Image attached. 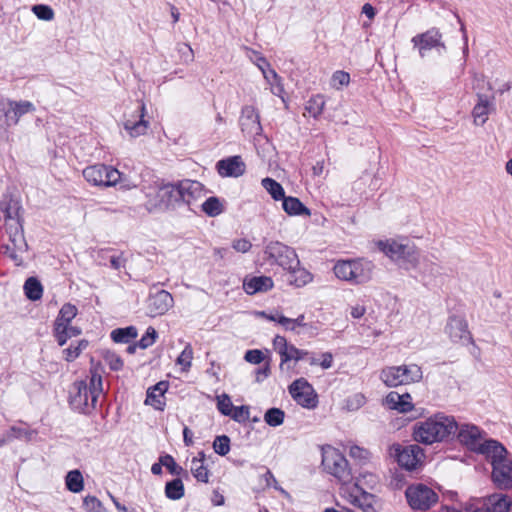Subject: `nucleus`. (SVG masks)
Wrapping results in <instances>:
<instances>
[{
  "label": "nucleus",
  "mask_w": 512,
  "mask_h": 512,
  "mask_svg": "<svg viewBox=\"0 0 512 512\" xmlns=\"http://www.w3.org/2000/svg\"><path fill=\"white\" fill-rule=\"evenodd\" d=\"M168 387L169 383L167 381H160L148 388L145 403L162 411L165 406L164 394L168 390Z\"/></svg>",
  "instance_id": "nucleus-24"
},
{
  "label": "nucleus",
  "mask_w": 512,
  "mask_h": 512,
  "mask_svg": "<svg viewBox=\"0 0 512 512\" xmlns=\"http://www.w3.org/2000/svg\"><path fill=\"white\" fill-rule=\"evenodd\" d=\"M375 496L368 492L362 491L360 497H355L353 504L358 506L363 512H376L373 506Z\"/></svg>",
  "instance_id": "nucleus-36"
},
{
  "label": "nucleus",
  "mask_w": 512,
  "mask_h": 512,
  "mask_svg": "<svg viewBox=\"0 0 512 512\" xmlns=\"http://www.w3.org/2000/svg\"><path fill=\"white\" fill-rule=\"evenodd\" d=\"M24 292L26 297L31 301L41 299L43 294V286L35 277H29L24 283Z\"/></svg>",
  "instance_id": "nucleus-29"
},
{
  "label": "nucleus",
  "mask_w": 512,
  "mask_h": 512,
  "mask_svg": "<svg viewBox=\"0 0 512 512\" xmlns=\"http://www.w3.org/2000/svg\"><path fill=\"white\" fill-rule=\"evenodd\" d=\"M324 98H309L305 105V110L309 115L316 117L319 115L324 106Z\"/></svg>",
  "instance_id": "nucleus-50"
},
{
  "label": "nucleus",
  "mask_w": 512,
  "mask_h": 512,
  "mask_svg": "<svg viewBox=\"0 0 512 512\" xmlns=\"http://www.w3.org/2000/svg\"><path fill=\"white\" fill-rule=\"evenodd\" d=\"M273 286V280L269 276H247L243 280V289L249 295L267 292L271 290Z\"/></svg>",
  "instance_id": "nucleus-22"
},
{
  "label": "nucleus",
  "mask_w": 512,
  "mask_h": 512,
  "mask_svg": "<svg viewBox=\"0 0 512 512\" xmlns=\"http://www.w3.org/2000/svg\"><path fill=\"white\" fill-rule=\"evenodd\" d=\"M10 241V245L18 251V253L22 256L23 253L28 252L29 246L25 239L24 235H18L16 238H13Z\"/></svg>",
  "instance_id": "nucleus-57"
},
{
  "label": "nucleus",
  "mask_w": 512,
  "mask_h": 512,
  "mask_svg": "<svg viewBox=\"0 0 512 512\" xmlns=\"http://www.w3.org/2000/svg\"><path fill=\"white\" fill-rule=\"evenodd\" d=\"M157 338V332L153 327H148L146 333L138 341L137 346L146 349L152 346Z\"/></svg>",
  "instance_id": "nucleus-53"
},
{
  "label": "nucleus",
  "mask_w": 512,
  "mask_h": 512,
  "mask_svg": "<svg viewBox=\"0 0 512 512\" xmlns=\"http://www.w3.org/2000/svg\"><path fill=\"white\" fill-rule=\"evenodd\" d=\"M472 87L475 96H486L485 87H487V90H491V85L485 81L484 75L476 72L472 73Z\"/></svg>",
  "instance_id": "nucleus-39"
},
{
  "label": "nucleus",
  "mask_w": 512,
  "mask_h": 512,
  "mask_svg": "<svg viewBox=\"0 0 512 512\" xmlns=\"http://www.w3.org/2000/svg\"><path fill=\"white\" fill-rule=\"evenodd\" d=\"M422 369L417 364L389 366L382 369L380 379L388 387H397L421 381Z\"/></svg>",
  "instance_id": "nucleus-7"
},
{
  "label": "nucleus",
  "mask_w": 512,
  "mask_h": 512,
  "mask_svg": "<svg viewBox=\"0 0 512 512\" xmlns=\"http://www.w3.org/2000/svg\"><path fill=\"white\" fill-rule=\"evenodd\" d=\"M165 496L170 500H179L184 496L185 488L180 478L168 481L165 485Z\"/></svg>",
  "instance_id": "nucleus-30"
},
{
  "label": "nucleus",
  "mask_w": 512,
  "mask_h": 512,
  "mask_svg": "<svg viewBox=\"0 0 512 512\" xmlns=\"http://www.w3.org/2000/svg\"><path fill=\"white\" fill-rule=\"evenodd\" d=\"M285 418V413L280 408H270L264 414V421L272 427L280 426Z\"/></svg>",
  "instance_id": "nucleus-37"
},
{
  "label": "nucleus",
  "mask_w": 512,
  "mask_h": 512,
  "mask_svg": "<svg viewBox=\"0 0 512 512\" xmlns=\"http://www.w3.org/2000/svg\"><path fill=\"white\" fill-rule=\"evenodd\" d=\"M82 333L81 329L75 326H68L65 328L53 329V336L55 337L59 346H64L67 341L73 337H77Z\"/></svg>",
  "instance_id": "nucleus-31"
},
{
  "label": "nucleus",
  "mask_w": 512,
  "mask_h": 512,
  "mask_svg": "<svg viewBox=\"0 0 512 512\" xmlns=\"http://www.w3.org/2000/svg\"><path fill=\"white\" fill-rule=\"evenodd\" d=\"M214 451L220 456H225L230 451V438L227 435L217 436L213 442Z\"/></svg>",
  "instance_id": "nucleus-43"
},
{
  "label": "nucleus",
  "mask_w": 512,
  "mask_h": 512,
  "mask_svg": "<svg viewBox=\"0 0 512 512\" xmlns=\"http://www.w3.org/2000/svg\"><path fill=\"white\" fill-rule=\"evenodd\" d=\"M6 231L9 235V240L16 238L18 235H24L23 220L22 218L5 222Z\"/></svg>",
  "instance_id": "nucleus-47"
},
{
  "label": "nucleus",
  "mask_w": 512,
  "mask_h": 512,
  "mask_svg": "<svg viewBox=\"0 0 512 512\" xmlns=\"http://www.w3.org/2000/svg\"><path fill=\"white\" fill-rule=\"evenodd\" d=\"M161 464L166 467L170 474L180 476L184 469L179 466L170 454L161 455Z\"/></svg>",
  "instance_id": "nucleus-44"
},
{
  "label": "nucleus",
  "mask_w": 512,
  "mask_h": 512,
  "mask_svg": "<svg viewBox=\"0 0 512 512\" xmlns=\"http://www.w3.org/2000/svg\"><path fill=\"white\" fill-rule=\"evenodd\" d=\"M31 110H33V105L29 101H11L9 108L5 111L7 124H17L19 118Z\"/></svg>",
  "instance_id": "nucleus-26"
},
{
  "label": "nucleus",
  "mask_w": 512,
  "mask_h": 512,
  "mask_svg": "<svg viewBox=\"0 0 512 512\" xmlns=\"http://www.w3.org/2000/svg\"><path fill=\"white\" fill-rule=\"evenodd\" d=\"M458 423L453 416L438 412L413 425L412 437L417 443L432 445L455 437Z\"/></svg>",
  "instance_id": "nucleus-1"
},
{
  "label": "nucleus",
  "mask_w": 512,
  "mask_h": 512,
  "mask_svg": "<svg viewBox=\"0 0 512 512\" xmlns=\"http://www.w3.org/2000/svg\"><path fill=\"white\" fill-rule=\"evenodd\" d=\"M65 484L69 491L79 493L84 488V480L79 470L69 471L65 478Z\"/></svg>",
  "instance_id": "nucleus-32"
},
{
  "label": "nucleus",
  "mask_w": 512,
  "mask_h": 512,
  "mask_svg": "<svg viewBox=\"0 0 512 512\" xmlns=\"http://www.w3.org/2000/svg\"><path fill=\"white\" fill-rule=\"evenodd\" d=\"M261 184L274 200H282L283 197L285 196V192L282 185L275 181L274 179L266 177L262 179Z\"/></svg>",
  "instance_id": "nucleus-34"
},
{
  "label": "nucleus",
  "mask_w": 512,
  "mask_h": 512,
  "mask_svg": "<svg viewBox=\"0 0 512 512\" xmlns=\"http://www.w3.org/2000/svg\"><path fill=\"white\" fill-rule=\"evenodd\" d=\"M378 248L405 270L414 269L419 264V252L415 245L403 244L395 240L379 241Z\"/></svg>",
  "instance_id": "nucleus-6"
},
{
  "label": "nucleus",
  "mask_w": 512,
  "mask_h": 512,
  "mask_svg": "<svg viewBox=\"0 0 512 512\" xmlns=\"http://www.w3.org/2000/svg\"><path fill=\"white\" fill-rule=\"evenodd\" d=\"M59 321L63 318L64 320L72 321L77 315V308L70 304H64L59 311Z\"/></svg>",
  "instance_id": "nucleus-56"
},
{
  "label": "nucleus",
  "mask_w": 512,
  "mask_h": 512,
  "mask_svg": "<svg viewBox=\"0 0 512 512\" xmlns=\"http://www.w3.org/2000/svg\"><path fill=\"white\" fill-rule=\"evenodd\" d=\"M485 432L478 426L469 423L458 424L455 437L459 443L469 451L486 456L500 442L494 439H487L481 442Z\"/></svg>",
  "instance_id": "nucleus-5"
},
{
  "label": "nucleus",
  "mask_w": 512,
  "mask_h": 512,
  "mask_svg": "<svg viewBox=\"0 0 512 512\" xmlns=\"http://www.w3.org/2000/svg\"><path fill=\"white\" fill-rule=\"evenodd\" d=\"M138 335L134 326L117 328L111 332V338L116 343H128Z\"/></svg>",
  "instance_id": "nucleus-33"
},
{
  "label": "nucleus",
  "mask_w": 512,
  "mask_h": 512,
  "mask_svg": "<svg viewBox=\"0 0 512 512\" xmlns=\"http://www.w3.org/2000/svg\"><path fill=\"white\" fill-rule=\"evenodd\" d=\"M405 496L413 510L426 511L438 502L437 493L422 483L410 485L406 489Z\"/></svg>",
  "instance_id": "nucleus-12"
},
{
  "label": "nucleus",
  "mask_w": 512,
  "mask_h": 512,
  "mask_svg": "<svg viewBox=\"0 0 512 512\" xmlns=\"http://www.w3.org/2000/svg\"><path fill=\"white\" fill-rule=\"evenodd\" d=\"M244 359L252 364H260L264 360V354L261 350L252 349L246 351Z\"/></svg>",
  "instance_id": "nucleus-61"
},
{
  "label": "nucleus",
  "mask_w": 512,
  "mask_h": 512,
  "mask_svg": "<svg viewBox=\"0 0 512 512\" xmlns=\"http://www.w3.org/2000/svg\"><path fill=\"white\" fill-rule=\"evenodd\" d=\"M349 455L354 459L365 462L369 459L370 453L367 449L353 445L350 447Z\"/></svg>",
  "instance_id": "nucleus-58"
},
{
  "label": "nucleus",
  "mask_w": 512,
  "mask_h": 512,
  "mask_svg": "<svg viewBox=\"0 0 512 512\" xmlns=\"http://www.w3.org/2000/svg\"><path fill=\"white\" fill-rule=\"evenodd\" d=\"M85 180L93 186L111 187L122 183V173L116 168L105 165L95 164L86 167L83 172Z\"/></svg>",
  "instance_id": "nucleus-9"
},
{
  "label": "nucleus",
  "mask_w": 512,
  "mask_h": 512,
  "mask_svg": "<svg viewBox=\"0 0 512 512\" xmlns=\"http://www.w3.org/2000/svg\"><path fill=\"white\" fill-rule=\"evenodd\" d=\"M136 115H132L131 118H126L124 122V128L131 137H138L145 134L148 128V121L145 117V104L141 100L135 102Z\"/></svg>",
  "instance_id": "nucleus-16"
},
{
  "label": "nucleus",
  "mask_w": 512,
  "mask_h": 512,
  "mask_svg": "<svg viewBox=\"0 0 512 512\" xmlns=\"http://www.w3.org/2000/svg\"><path fill=\"white\" fill-rule=\"evenodd\" d=\"M232 247L237 252L246 253L251 249L252 244L248 239L241 238L233 240Z\"/></svg>",
  "instance_id": "nucleus-62"
},
{
  "label": "nucleus",
  "mask_w": 512,
  "mask_h": 512,
  "mask_svg": "<svg viewBox=\"0 0 512 512\" xmlns=\"http://www.w3.org/2000/svg\"><path fill=\"white\" fill-rule=\"evenodd\" d=\"M202 185L198 181L183 180L176 184H163L156 193L158 202L155 204H147V209H169L175 208L180 204L190 206L201 193Z\"/></svg>",
  "instance_id": "nucleus-2"
},
{
  "label": "nucleus",
  "mask_w": 512,
  "mask_h": 512,
  "mask_svg": "<svg viewBox=\"0 0 512 512\" xmlns=\"http://www.w3.org/2000/svg\"><path fill=\"white\" fill-rule=\"evenodd\" d=\"M86 512H106L102 502L95 496H86L83 500Z\"/></svg>",
  "instance_id": "nucleus-49"
},
{
  "label": "nucleus",
  "mask_w": 512,
  "mask_h": 512,
  "mask_svg": "<svg viewBox=\"0 0 512 512\" xmlns=\"http://www.w3.org/2000/svg\"><path fill=\"white\" fill-rule=\"evenodd\" d=\"M193 359V348L187 343L183 351L178 356L176 363L182 366L183 371L189 370Z\"/></svg>",
  "instance_id": "nucleus-41"
},
{
  "label": "nucleus",
  "mask_w": 512,
  "mask_h": 512,
  "mask_svg": "<svg viewBox=\"0 0 512 512\" xmlns=\"http://www.w3.org/2000/svg\"><path fill=\"white\" fill-rule=\"evenodd\" d=\"M352 260L338 261L334 266V274L337 278L351 282Z\"/></svg>",
  "instance_id": "nucleus-38"
},
{
  "label": "nucleus",
  "mask_w": 512,
  "mask_h": 512,
  "mask_svg": "<svg viewBox=\"0 0 512 512\" xmlns=\"http://www.w3.org/2000/svg\"><path fill=\"white\" fill-rule=\"evenodd\" d=\"M5 217V222L13 221L21 218L20 216V207L17 202L9 203L4 209H2Z\"/></svg>",
  "instance_id": "nucleus-55"
},
{
  "label": "nucleus",
  "mask_w": 512,
  "mask_h": 512,
  "mask_svg": "<svg viewBox=\"0 0 512 512\" xmlns=\"http://www.w3.org/2000/svg\"><path fill=\"white\" fill-rule=\"evenodd\" d=\"M192 474L199 482L208 483L209 481V470L203 463H200L199 467L193 468Z\"/></svg>",
  "instance_id": "nucleus-60"
},
{
  "label": "nucleus",
  "mask_w": 512,
  "mask_h": 512,
  "mask_svg": "<svg viewBox=\"0 0 512 512\" xmlns=\"http://www.w3.org/2000/svg\"><path fill=\"white\" fill-rule=\"evenodd\" d=\"M102 376L91 371L89 384L84 381H75L69 390V404L79 413L88 414L95 409L99 395L102 393Z\"/></svg>",
  "instance_id": "nucleus-3"
},
{
  "label": "nucleus",
  "mask_w": 512,
  "mask_h": 512,
  "mask_svg": "<svg viewBox=\"0 0 512 512\" xmlns=\"http://www.w3.org/2000/svg\"><path fill=\"white\" fill-rule=\"evenodd\" d=\"M374 265L371 261L358 259L352 260L351 283L363 284L372 278Z\"/></svg>",
  "instance_id": "nucleus-20"
},
{
  "label": "nucleus",
  "mask_w": 512,
  "mask_h": 512,
  "mask_svg": "<svg viewBox=\"0 0 512 512\" xmlns=\"http://www.w3.org/2000/svg\"><path fill=\"white\" fill-rule=\"evenodd\" d=\"M493 110L494 104L489 98H479V102L474 106L472 111L474 124L480 126L484 125Z\"/></svg>",
  "instance_id": "nucleus-28"
},
{
  "label": "nucleus",
  "mask_w": 512,
  "mask_h": 512,
  "mask_svg": "<svg viewBox=\"0 0 512 512\" xmlns=\"http://www.w3.org/2000/svg\"><path fill=\"white\" fill-rule=\"evenodd\" d=\"M284 273L287 284L296 288H301L313 281V274L301 266L300 260L291 268H286Z\"/></svg>",
  "instance_id": "nucleus-18"
},
{
  "label": "nucleus",
  "mask_w": 512,
  "mask_h": 512,
  "mask_svg": "<svg viewBox=\"0 0 512 512\" xmlns=\"http://www.w3.org/2000/svg\"><path fill=\"white\" fill-rule=\"evenodd\" d=\"M103 359L112 371H120L123 368V360L115 352L105 351Z\"/></svg>",
  "instance_id": "nucleus-42"
},
{
  "label": "nucleus",
  "mask_w": 512,
  "mask_h": 512,
  "mask_svg": "<svg viewBox=\"0 0 512 512\" xmlns=\"http://www.w3.org/2000/svg\"><path fill=\"white\" fill-rule=\"evenodd\" d=\"M484 512H509L512 507V499L502 493H494L486 499Z\"/></svg>",
  "instance_id": "nucleus-25"
},
{
  "label": "nucleus",
  "mask_w": 512,
  "mask_h": 512,
  "mask_svg": "<svg viewBox=\"0 0 512 512\" xmlns=\"http://www.w3.org/2000/svg\"><path fill=\"white\" fill-rule=\"evenodd\" d=\"M201 207L202 210L210 217L218 216L223 212V205L215 196L207 198L202 203Z\"/></svg>",
  "instance_id": "nucleus-35"
},
{
  "label": "nucleus",
  "mask_w": 512,
  "mask_h": 512,
  "mask_svg": "<svg viewBox=\"0 0 512 512\" xmlns=\"http://www.w3.org/2000/svg\"><path fill=\"white\" fill-rule=\"evenodd\" d=\"M492 465L491 479L500 490L512 489V460L507 449L499 443L485 456Z\"/></svg>",
  "instance_id": "nucleus-4"
},
{
  "label": "nucleus",
  "mask_w": 512,
  "mask_h": 512,
  "mask_svg": "<svg viewBox=\"0 0 512 512\" xmlns=\"http://www.w3.org/2000/svg\"><path fill=\"white\" fill-rule=\"evenodd\" d=\"M322 465L325 471L337 478L342 484L349 483L352 480L348 461L338 449L331 446L323 448Z\"/></svg>",
  "instance_id": "nucleus-8"
},
{
  "label": "nucleus",
  "mask_w": 512,
  "mask_h": 512,
  "mask_svg": "<svg viewBox=\"0 0 512 512\" xmlns=\"http://www.w3.org/2000/svg\"><path fill=\"white\" fill-rule=\"evenodd\" d=\"M264 255L269 263L280 266L283 271L298 263L296 251L279 241L268 242L264 248Z\"/></svg>",
  "instance_id": "nucleus-11"
},
{
  "label": "nucleus",
  "mask_w": 512,
  "mask_h": 512,
  "mask_svg": "<svg viewBox=\"0 0 512 512\" xmlns=\"http://www.w3.org/2000/svg\"><path fill=\"white\" fill-rule=\"evenodd\" d=\"M32 12L40 20L51 21L54 18L53 9L46 4H37L32 6Z\"/></svg>",
  "instance_id": "nucleus-45"
},
{
  "label": "nucleus",
  "mask_w": 512,
  "mask_h": 512,
  "mask_svg": "<svg viewBox=\"0 0 512 512\" xmlns=\"http://www.w3.org/2000/svg\"><path fill=\"white\" fill-rule=\"evenodd\" d=\"M7 433L8 436H10V441L14 439H25L26 441H31L35 431L12 426L9 430H7Z\"/></svg>",
  "instance_id": "nucleus-46"
},
{
  "label": "nucleus",
  "mask_w": 512,
  "mask_h": 512,
  "mask_svg": "<svg viewBox=\"0 0 512 512\" xmlns=\"http://www.w3.org/2000/svg\"><path fill=\"white\" fill-rule=\"evenodd\" d=\"M390 455L396 459L400 467L407 471L417 470L425 458L423 449L417 444L407 446L393 444L390 447Z\"/></svg>",
  "instance_id": "nucleus-10"
},
{
  "label": "nucleus",
  "mask_w": 512,
  "mask_h": 512,
  "mask_svg": "<svg viewBox=\"0 0 512 512\" xmlns=\"http://www.w3.org/2000/svg\"><path fill=\"white\" fill-rule=\"evenodd\" d=\"M217 171L222 177H239L245 172V163L240 156H231L217 162Z\"/></svg>",
  "instance_id": "nucleus-19"
},
{
  "label": "nucleus",
  "mask_w": 512,
  "mask_h": 512,
  "mask_svg": "<svg viewBox=\"0 0 512 512\" xmlns=\"http://www.w3.org/2000/svg\"><path fill=\"white\" fill-rule=\"evenodd\" d=\"M307 356H309L308 351L298 349L291 344L290 348L287 351V358L283 357V359L280 362V368L283 369V366L292 360L298 362L300 360L306 359Z\"/></svg>",
  "instance_id": "nucleus-40"
},
{
  "label": "nucleus",
  "mask_w": 512,
  "mask_h": 512,
  "mask_svg": "<svg viewBox=\"0 0 512 512\" xmlns=\"http://www.w3.org/2000/svg\"><path fill=\"white\" fill-rule=\"evenodd\" d=\"M292 398L303 408L314 409L318 405V397L312 385L304 378L296 379L289 386Z\"/></svg>",
  "instance_id": "nucleus-14"
},
{
  "label": "nucleus",
  "mask_w": 512,
  "mask_h": 512,
  "mask_svg": "<svg viewBox=\"0 0 512 512\" xmlns=\"http://www.w3.org/2000/svg\"><path fill=\"white\" fill-rule=\"evenodd\" d=\"M233 420L237 422L246 421L249 418V407L247 406H239L234 407L233 411L231 412V415Z\"/></svg>",
  "instance_id": "nucleus-59"
},
{
  "label": "nucleus",
  "mask_w": 512,
  "mask_h": 512,
  "mask_svg": "<svg viewBox=\"0 0 512 512\" xmlns=\"http://www.w3.org/2000/svg\"><path fill=\"white\" fill-rule=\"evenodd\" d=\"M217 408L225 416H230L233 411V404L227 394L217 396Z\"/></svg>",
  "instance_id": "nucleus-52"
},
{
  "label": "nucleus",
  "mask_w": 512,
  "mask_h": 512,
  "mask_svg": "<svg viewBox=\"0 0 512 512\" xmlns=\"http://www.w3.org/2000/svg\"><path fill=\"white\" fill-rule=\"evenodd\" d=\"M270 374V366L269 363H266L263 367H260L256 370V382L260 383L264 379H266Z\"/></svg>",
  "instance_id": "nucleus-64"
},
{
  "label": "nucleus",
  "mask_w": 512,
  "mask_h": 512,
  "mask_svg": "<svg viewBox=\"0 0 512 512\" xmlns=\"http://www.w3.org/2000/svg\"><path fill=\"white\" fill-rule=\"evenodd\" d=\"M291 344H288L285 337L277 335L273 339V347L274 350L280 355V359L283 357L287 358V351L290 348Z\"/></svg>",
  "instance_id": "nucleus-51"
},
{
  "label": "nucleus",
  "mask_w": 512,
  "mask_h": 512,
  "mask_svg": "<svg viewBox=\"0 0 512 512\" xmlns=\"http://www.w3.org/2000/svg\"><path fill=\"white\" fill-rule=\"evenodd\" d=\"M2 253L11 259L16 266H22L23 265V257L18 253L15 248H13L10 244L2 245Z\"/></svg>",
  "instance_id": "nucleus-54"
},
{
  "label": "nucleus",
  "mask_w": 512,
  "mask_h": 512,
  "mask_svg": "<svg viewBox=\"0 0 512 512\" xmlns=\"http://www.w3.org/2000/svg\"><path fill=\"white\" fill-rule=\"evenodd\" d=\"M445 332L448 334L452 342L471 343L472 336L468 330V324L465 319L458 316L449 317Z\"/></svg>",
  "instance_id": "nucleus-15"
},
{
  "label": "nucleus",
  "mask_w": 512,
  "mask_h": 512,
  "mask_svg": "<svg viewBox=\"0 0 512 512\" xmlns=\"http://www.w3.org/2000/svg\"><path fill=\"white\" fill-rule=\"evenodd\" d=\"M283 210L290 216H310L311 211L298 198L284 196L282 199Z\"/></svg>",
  "instance_id": "nucleus-27"
},
{
  "label": "nucleus",
  "mask_w": 512,
  "mask_h": 512,
  "mask_svg": "<svg viewBox=\"0 0 512 512\" xmlns=\"http://www.w3.org/2000/svg\"><path fill=\"white\" fill-rule=\"evenodd\" d=\"M411 42L418 49L420 56L423 58L427 51L436 49L438 53L446 51V45L442 40V34L439 29L433 27L424 33L415 35Z\"/></svg>",
  "instance_id": "nucleus-13"
},
{
  "label": "nucleus",
  "mask_w": 512,
  "mask_h": 512,
  "mask_svg": "<svg viewBox=\"0 0 512 512\" xmlns=\"http://www.w3.org/2000/svg\"><path fill=\"white\" fill-rule=\"evenodd\" d=\"M63 354H64V359L67 362H72L76 358L79 357L80 352H79V349L77 348V346L74 345L73 343H71L68 348L63 350Z\"/></svg>",
  "instance_id": "nucleus-63"
},
{
  "label": "nucleus",
  "mask_w": 512,
  "mask_h": 512,
  "mask_svg": "<svg viewBox=\"0 0 512 512\" xmlns=\"http://www.w3.org/2000/svg\"><path fill=\"white\" fill-rule=\"evenodd\" d=\"M173 306V297L166 290L150 294L147 300V310L151 317L165 314Z\"/></svg>",
  "instance_id": "nucleus-17"
},
{
  "label": "nucleus",
  "mask_w": 512,
  "mask_h": 512,
  "mask_svg": "<svg viewBox=\"0 0 512 512\" xmlns=\"http://www.w3.org/2000/svg\"><path fill=\"white\" fill-rule=\"evenodd\" d=\"M385 403L388 408L401 413H406L413 409L412 398L409 393L400 394L392 391L386 396Z\"/></svg>",
  "instance_id": "nucleus-23"
},
{
  "label": "nucleus",
  "mask_w": 512,
  "mask_h": 512,
  "mask_svg": "<svg viewBox=\"0 0 512 512\" xmlns=\"http://www.w3.org/2000/svg\"><path fill=\"white\" fill-rule=\"evenodd\" d=\"M349 82L350 74L342 70L334 72L330 80L331 86L337 90L341 89L343 86L348 85Z\"/></svg>",
  "instance_id": "nucleus-48"
},
{
  "label": "nucleus",
  "mask_w": 512,
  "mask_h": 512,
  "mask_svg": "<svg viewBox=\"0 0 512 512\" xmlns=\"http://www.w3.org/2000/svg\"><path fill=\"white\" fill-rule=\"evenodd\" d=\"M242 131L249 135H258L262 131L259 115L253 107H245L240 117Z\"/></svg>",
  "instance_id": "nucleus-21"
}]
</instances>
